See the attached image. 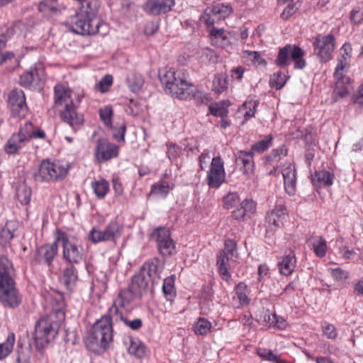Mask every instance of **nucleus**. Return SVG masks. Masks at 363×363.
Listing matches in <instances>:
<instances>
[{
	"label": "nucleus",
	"instance_id": "nucleus-12",
	"mask_svg": "<svg viewBox=\"0 0 363 363\" xmlns=\"http://www.w3.org/2000/svg\"><path fill=\"white\" fill-rule=\"evenodd\" d=\"M21 301V295L16 288L14 281L0 283V301L5 307L16 308Z\"/></svg>",
	"mask_w": 363,
	"mask_h": 363
},
{
	"label": "nucleus",
	"instance_id": "nucleus-14",
	"mask_svg": "<svg viewBox=\"0 0 363 363\" xmlns=\"http://www.w3.org/2000/svg\"><path fill=\"white\" fill-rule=\"evenodd\" d=\"M156 239L158 250L163 256H170L176 252L175 243L170 237L169 230L165 228H158L152 233Z\"/></svg>",
	"mask_w": 363,
	"mask_h": 363
},
{
	"label": "nucleus",
	"instance_id": "nucleus-53",
	"mask_svg": "<svg viewBox=\"0 0 363 363\" xmlns=\"http://www.w3.org/2000/svg\"><path fill=\"white\" fill-rule=\"evenodd\" d=\"M289 4L284 8L282 13H281V18L284 21L289 20L294 14H295L298 10L301 3L299 0L296 2H288Z\"/></svg>",
	"mask_w": 363,
	"mask_h": 363
},
{
	"label": "nucleus",
	"instance_id": "nucleus-46",
	"mask_svg": "<svg viewBox=\"0 0 363 363\" xmlns=\"http://www.w3.org/2000/svg\"><path fill=\"white\" fill-rule=\"evenodd\" d=\"M15 342V335L10 333L5 342L0 343V359L6 357L13 350Z\"/></svg>",
	"mask_w": 363,
	"mask_h": 363
},
{
	"label": "nucleus",
	"instance_id": "nucleus-38",
	"mask_svg": "<svg viewBox=\"0 0 363 363\" xmlns=\"http://www.w3.org/2000/svg\"><path fill=\"white\" fill-rule=\"evenodd\" d=\"M36 80L40 81L39 74L36 68H30L20 76L19 84L25 89H29Z\"/></svg>",
	"mask_w": 363,
	"mask_h": 363
},
{
	"label": "nucleus",
	"instance_id": "nucleus-52",
	"mask_svg": "<svg viewBox=\"0 0 363 363\" xmlns=\"http://www.w3.org/2000/svg\"><path fill=\"white\" fill-rule=\"evenodd\" d=\"M99 118L105 126H111L113 111L111 106H105L99 110Z\"/></svg>",
	"mask_w": 363,
	"mask_h": 363
},
{
	"label": "nucleus",
	"instance_id": "nucleus-31",
	"mask_svg": "<svg viewBox=\"0 0 363 363\" xmlns=\"http://www.w3.org/2000/svg\"><path fill=\"white\" fill-rule=\"evenodd\" d=\"M14 273V269L12 263L7 257L2 255L0 257V283L13 281L12 276Z\"/></svg>",
	"mask_w": 363,
	"mask_h": 363
},
{
	"label": "nucleus",
	"instance_id": "nucleus-45",
	"mask_svg": "<svg viewBox=\"0 0 363 363\" xmlns=\"http://www.w3.org/2000/svg\"><path fill=\"white\" fill-rule=\"evenodd\" d=\"M162 291L167 301H172L176 295L174 288V275H172L164 279Z\"/></svg>",
	"mask_w": 363,
	"mask_h": 363
},
{
	"label": "nucleus",
	"instance_id": "nucleus-9",
	"mask_svg": "<svg viewBox=\"0 0 363 363\" xmlns=\"http://www.w3.org/2000/svg\"><path fill=\"white\" fill-rule=\"evenodd\" d=\"M233 11L229 4L214 3L205 9L201 21L207 26H213L226 18Z\"/></svg>",
	"mask_w": 363,
	"mask_h": 363
},
{
	"label": "nucleus",
	"instance_id": "nucleus-5",
	"mask_svg": "<svg viewBox=\"0 0 363 363\" xmlns=\"http://www.w3.org/2000/svg\"><path fill=\"white\" fill-rule=\"evenodd\" d=\"M304 55L305 52L299 46L287 44L279 49L275 65L279 68H286L293 61L294 69H303L306 66Z\"/></svg>",
	"mask_w": 363,
	"mask_h": 363
},
{
	"label": "nucleus",
	"instance_id": "nucleus-30",
	"mask_svg": "<svg viewBox=\"0 0 363 363\" xmlns=\"http://www.w3.org/2000/svg\"><path fill=\"white\" fill-rule=\"evenodd\" d=\"M60 116L62 121L72 128L82 125L84 123L83 116L76 111V107L64 109L62 111Z\"/></svg>",
	"mask_w": 363,
	"mask_h": 363
},
{
	"label": "nucleus",
	"instance_id": "nucleus-36",
	"mask_svg": "<svg viewBox=\"0 0 363 363\" xmlns=\"http://www.w3.org/2000/svg\"><path fill=\"white\" fill-rule=\"evenodd\" d=\"M229 106L230 102L228 100L211 103L208 106L209 113L214 116L223 118L228 114V108Z\"/></svg>",
	"mask_w": 363,
	"mask_h": 363
},
{
	"label": "nucleus",
	"instance_id": "nucleus-19",
	"mask_svg": "<svg viewBox=\"0 0 363 363\" xmlns=\"http://www.w3.org/2000/svg\"><path fill=\"white\" fill-rule=\"evenodd\" d=\"M254 153L250 151H238L235 154V163L240 166V170L247 178H250L254 173Z\"/></svg>",
	"mask_w": 363,
	"mask_h": 363
},
{
	"label": "nucleus",
	"instance_id": "nucleus-22",
	"mask_svg": "<svg viewBox=\"0 0 363 363\" xmlns=\"http://www.w3.org/2000/svg\"><path fill=\"white\" fill-rule=\"evenodd\" d=\"M8 103L13 116L24 113L26 108L24 92H10Z\"/></svg>",
	"mask_w": 363,
	"mask_h": 363
},
{
	"label": "nucleus",
	"instance_id": "nucleus-18",
	"mask_svg": "<svg viewBox=\"0 0 363 363\" xmlns=\"http://www.w3.org/2000/svg\"><path fill=\"white\" fill-rule=\"evenodd\" d=\"M83 97L84 95L79 92H55V104L57 107L69 109L77 107Z\"/></svg>",
	"mask_w": 363,
	"mask_h": 363
},
{
	"label": "nucleus",
	"instance_id": "nucleus-20",
	"mask_svg": "<svg viewBox=\"0 0 363 363\" xmlns=\"http://www.w3.org/2000/svg\"><path fill=\"white\" fill-rule=\"evenodd\" d=\"M159 260L157 259H152L145 262L139 271V273L144 277H146L149 282L153 286L157 284L160 279L161 270L158 267Z\"/></svg>",
	"mask_w": 363,
	"mask_h": 363
},
{
	"label": "nucleus",
	"instance_id": "nucleus-34",
	"mask_svg": "<svg viewBox=\"0 0 363 363\" xmlns=\"http://www.w3.org/2000/svg\"><path fill=\"white\" fill-rule=\"evenodd\" d=\"M335 176L327 170L316 171L312 177L314 185L319 186H329L333 183Z\"/></svg>",
	"mask_w": 363,
	"mask_h": 363
},
{
	"label": "nucleus",
	"instance_id": "nucleus-8",
	"mask_svg": "<svg viewBox=\"0 0 363 363\" xmlns=\"http://www.w3.org/2000/svg\"><path fill=\"white\" fill-rule=\"evenodd\" d=\"M313 53L321 62L325 63L332 58L335 48V38L333 35H318L313 42Z\"/></svg>",
	"mask_w": 363,
	"mask_h": 363
},
{
	"label": "nucleus",
	"instance_id": "nucleus-16",
	"mask_svg": "<svg viewBox=\"0 0 363 363\" xmlns=\"http://www.w3.org/2000/svg\"><path fill=\"white\" fill-rule=\"evenodd\" d=\"M140 296H135L132 290L128 287L127 289L121 291L117 298L114 300L113 305L108 309L110 314L118 313L122 312H129L130 303L136 298H140Z\"/></svg>",
	"mask_w": 363,
	"mask_h": 363
},
{
	"label": "nucleus",
	"instance_id": "nucleus-13",
	"mask_svg": "<svg viewBox=\"0 0 363 363\" xmlns=\"http://www.w3.org/2000/svg\"><path fill=\"white\" fill-rule=\"evenodd\" d=\"M225 179L224 163L220 157H215L212 159L210 169L207 172V184L211 188L218 189L225 182Z\"/></svg>",
	"mask_w": 363,
	"mask_h": 363
},
{
	"label": "nucleus",
	"instance_id": "nucleus-11",
	"mask_svg": "<svg viewBox=\"0 0 363 363\" xmlns=\"http://www.w3.org/2000/svg\"><path fill=\"white\" fill-rule=\"evenodd\" d=\"M57 243L58 242H56L55 238L54 242L38 247L30 259V264L32 265L46 264L48 267H51L53 259L57 255Z\"/></svg>",
	"mask_w": 363,
	"mask_h": 363
},
{
	"label": "nucleus",
	"instance_id": "nucleus-61",
	"mask_svg": "<svg viewBox=\"0 0 363 363\" xmlns=\"http://www.w3.org/2000/svg\"><path fill=\"white\" fill-rule=\"evenodd\" d=\"M88 238L93 243L106 242L103 230L96 227L90 230Z\"/></svg>",
	"mask_w": 363,
	"mask_h": 363
},
{
	"label": "nucleus",
	"instance_id": "nucleus-49",
	"mask_svg": "<svg viewBox=\"0 0 363 363\" xmlns=\"http://www.w3.org/2000/svg\"><path fill=\"white\" fill-rule=\"evenodd\" d=\"M286 81V74L279 71L271 76L269 84L272 88L275 89L276 90H279L285 85Z\"/></svg>",
	"mask_w": 363,
	"mask_h": 363
},
{
	"label": "nucleus",
	"instance_id": "nucleus-37",
	"mask_svg": "<svg viewBox=\"0 0 363 363\" xmlns=\"http://www.w3.org/2000/svg\"><path fill=\"white\" fill-rule=\"evenodd\" d=\"M296 266V258L294 254L284 256L279 262V269L281 274L287 276L291 274Z\"/></svg>",
	"mask_w": 363,
	"mask_h": 363
},
{
	"label": "nucleus",
	"instance_id": "nucleus-64",
	"mask_svg": "<svg viewBox=\"0 0 363 363\" xmlns=\"http://www.w3.org/2000/svg\"><path fill=\"white\" fill-rule=\"evenodd\" d=\"M350 18L354 25L362 24L363 23V9L359 6L354 7L350 13Z\"/></svg>",
	"mask_w": 363,
	"mask_h": 363
},
{
	"label": "nucleus",
	"instance_id": "nucleus-44",
	"mask_svg": "<svg viewBox=\"0 0 363 363\" xmlns=\"http://www.w3.org/2000/svg\"><path fill=\"white\" fill-rule=\"evenodd\" d=\"M257 354L263 359L272 363H285L284 360L281 358V354L274 353L271 350L259 348L257 350Z\"/></svg>",
	"mask_w": 363,
	"mask_h": 363
},
{
	"label": "nucleus",
	"instance_id": "nucleus-17",
	"mask_svg": "<svg viewBox=\"0 0 363 363\" xmlns=\"http://www.w3.org/2000/svg\"><path fill=\"white\" fill-rule=\"evenodd\" d=\"M175 4V0H146L143 6L144 11L153 16L169 12Z\"/></svg>",
	"mask_w": 363,
	"mask_h": 363
},
{
	"label": "nucleus",
	"instance_id": "nucleus-26",
	"mask_svg": "<svg viewBox=\"0 0 363 363\" xmlns=\"http://www.w3.org/2000/svg\"><path fill=\"white\" fill-rule=\"evenodd\" d=\"M149 280H147V277L138 272L132 278L129 288L135 296L142 297L147 293L149 288Z\"/></svg>",
	"mask_w": 363,
	"mask_h": 363
},
{
	"label": "nucleus",
	"instance_id": "nucleus-47",
	"mask_svg": "<svg viewBox=\"0 0 363 363\" xmlns=\"http://www.w3.org/2000/svg\"><path fill=\"white\" fill-rule=\"evenodd\" d=\"M144 82V78L140 74L133 73L127 77L128 86L130 91H140Z\"/></svg>",
	"mask_w": 363,
	"mask_h": 363
},
{
	"label": "nucleus",
	"instance_id": "nucleus-54",
	"mask_svg": "<svg viewBox=\"0 0 363 363\" xmlns=\"http://www.w3.org/2000/svg\"><path fill=\"white\" fill-rule=\"evenodd\" d=\"M240 200L238 193L230 191L223 197V206L225 209L232 208L240 202Z\"/></svg>",
	"mask_w": 363,
	"mask_h": 363
},
{
	"label": "nucleus",
	"instance_id": "nucleus-41",
	"mask_svg": "<svg viewBox=\"0 0 363 363\" xmlns=\"http://www.w3.org/2000/svg\"><path fill=\"white\" fill-rule=\"evenodd\" d=\"M91 188L96 196L98 199H102L109 191V184L106 179H101L93 182L91 183Z\"/></svg>",
	"mask_w": 363,
	"mask_h": 363
},
{
	"label": "nucleus",
	"instance_id": "nucleus-25",
	"mask_svg": "<svg viewBox=\"0 0 363 363\" xmlns=\"http://www.w3.org/2000/svg\"><path fill=\"white\" fill-rule=\"evenodd\" d=\"M63 9L57 0H42L38 6V11L46 18L59 16Z\"/></svg>",
	"mask_w": 363,
	"mask_h": 363
},
{
	"label": "nucleus",
	"instance_id": "nucleus-3",
	"mask_svg": "<svg viewBox=\"0 0 363 363\" xmlns=\"http://www.w3.org/2000/svg\"><path fill=\"white\" fill-rule=\"evenodd\" d=\"M76 12L66 23L71 32L81 35H94L100 33V28L106 27L105 23L100 19H93L85 14Z\"/></svg>",
	"mask_w": 363,
	"mask_h": 363
},
{
	"label": "nucleus",
	"instance_id": "nucleus-33",
	"mask_svg": "<svg viewBox=\"0 0 363 363\" xmlns=\"http://www.w3.org/2000/svg\"><path fill=\"white\" fill-rule=\"evenodd\" d=\"M232 259L233 257L230 256L221 252L218 256L217 266L218 272L221 278L226 281H229L231 279V275L229 272V261Z\"/></svg>",
	"mask_w": 363,
	"mask_h": 363
},
{
	"label": "nucleus",
	"instance_id": "nucleus-6",
	"mask_svg": "<svg viewBox=\"0 0 363 363\" xmlns=\"http://www.w3.org/2000/svg\"><path fill=\"white\" fill-rule=\"evenodd\" d=\"M67 174V164L60 161L43 160L34 177L36 181L52 182L63 179Z\"/></svg>",
	"mask_w": 363,
	"mask_h": 363
},
{
	"label": "nucleus",
	"instance_id": "nucleus-58",
	"mask_svg": "<svg viewBox=\"0 0 363 363\" xmlns=\"http://www.w3.org/2000/svg\"><path fill=\"white\" fill-rule=\"evenodd\" d=\"M243 53L246 57H249L253 65L265 66L267 65L266 60L260 56L257 51L243 50Z\"/></svg>",
	"mask_w": 363,
	"mask_h": 363
},
{
	"label": "nucleus",
	"instance_id": "nucleus-24",
	"mask_svg": "<svg viewBox=\"0 0 363 363\" xmlns=\"http://www.w3.org/2000/svg\"><path fill=\"white\" fill-rule=\"evenodd\" d=\"M352 45L348 42L344 43L340 48L337 59V62L335 69L337 74H339L340 71L348 69L352 59Z\"/></svg>",
	"mask_w": 363,
	"mask_h": 363
},
{
	"label": "nucleus",
	"instance_id": "nucleus-56",
	"mask_svg": "<svg viewBox=\"0 0 363 363\" xmlns=\"http://www.w3.org/2000/svg\"><path fill=\"white\" fill-rule=\"evenodd\" d=\"M313 249L318 257H324L327 251L326 241L322 238H318L313 242Z\"/></svg>",
	"mask_w": 363,
	"mask_h": 363
},
{
	"label": "nucleus",
	"instance_id": "nucleus-60",
	"mask_svg": "<svg viewBox=\"0 0 363 363\" xmlns=\"http://www.w3.org/2000/svg\"><path fill=\"white\" fill-rule=\"evenodd\" d=\"M257 104L255 101H245L242 108L241 111H244L246 110L244 113V117L245 121L249 120L255 115V108L257 106Z\"/></svg>",
	"mask_w": 363,
	"mask_h": 363
},
{
	"label": "nucleus",
	"instance_id": "nucleus-15",
	"mask_svg": "<svg viewBox=\"0 0 363 363\" xmlns=\"http://www.w3.org/2000/svg\"><path fill=\"white\" fill-rule=\"evenodd\" d=\"M286 216V210L284 206L277 205L271 211L268 212L265 218L264 226L266 232L273 234L282 224Z\"/></svg>",
	"mask_w": 363,
	"mask_h": 363
},
{
	"label": "nucleus",
	"instance_id": "nucleus-63",
	"mask_svg": "<svg viewBox=\"0 0 363 363\" xmlns=\"http://www.w3.org/2000/svg\"><path fill=\"white\" fill-rule=\"evenodd\" d=\"M322 330L325 336L329 339H335L337 336V331L335 325L327 322L322 324Z\"/></svg>",
	"mask_w": 363,
	"mask_h": 363
},
{
	"label": "nucleus",
	"instance_id": "nucleus-43",
	"mask_svg": "<svg viewBox=\"0 0 363 363\" xmlns=\"http://www.w3.org/2000/svg\"><path fill=\"white\" fill-rule=\"evenodd\" d=\"M235 291L240 305L247 306L250 302V299L248 297L250 290L247 286L243 282H240L236 285Z\"/></svg>",
	"mask_w": 363,
	"mask_h": 363
},
{
	"label": "nucleus",
	"instance_id": "nucleus-2",
	"mask_svg": "<svg viewBox=\"0 0 363 363\" xmlns=\"http://www.w3.org/2000/svg\"><path fill=\"white\" fill-rule=\"evenodd\" d=\"M112 321L113 316L109 313L98 320L92 326L87 340L92 345L106 349L113 340Z\"/></svg>",
	"mask_w": 363,
	"mask_h": 363
},
{
	"label": "nucleus",
	"instance_id": "nucleus-21",
	"mask_svg": "<svg viewBox=\"0 0 363 363\" xmlns=\"http://www.w3.org/2000/svg\"><path fill=\"white\" fill-rule=\"evenodd\" d=\"M281 174L286 191L289 195H294L296 186L295 165L291 162H286L281 169Z\"/></svg>",
	"mask_w": 363,
	"mask_h": 363
},
{
	"label": "nucleus",
	"instance_id": "nucleus-35",
	"mask_svg": "<svg viewBox=\"0 0 363 363\" xmlns=\"http://www.w3.org/2000/svg\"><path fill=\"white\" fill-rule=\"evenodd\" d=\"M347 70L340 71L339 74L336 73L335 69L333 76L336 80L335 89L336 91H350L352 89V82L351 79L346 76Z\"/></svg>",
	"mask_w": 363,
	"mask_h": 363
},
{
	"label": "nucleus",
	"instance_id": "nucleus-4",
	"mask_svg": "<svg viewBox=\"0 0 363 363\" xmlns=\"http://www.w3.org/2000/svg\"><path fill=\"white\" fill-rule=\"evenodd\" d=\"M160 82L165 91H186L189 89H196V86L190 79L188 72L184 69L167 71L160 77Z\"/></svg>",
	"mask_w": 363,
	"mask_h": 363
},
{
	"label": "nucleus",
	"instance_id": "nucleus-59",
	"mask_svg": "<svg viewBox=\"0 0 363 363\" xmlns=\"http://www.w3.org/2000/svg\"><path fill=\"white\" fill-rule=\"evenodd\" d=\"M33 130L34 125L33 123L30 121H27L23 125L20 127L17 133L22 136L23 138L26 139L28 141H30V139H32Z\"/></svg>",
	"mask_w": 363,
	"mask_h": 363
},
{
	"label": "nucleus",
	"instance_id": "nucleus-32",
	"mask_svg": "<svg viewBox=\"0 0 363 363\" xmlns=\"http://www.w3.org/2000/svg\"><path fill=\"white\" fill-rule=\"evenodd\" d=\"M100 4L99 0H86L82 3L77 12L83 14L93 19H99L97 17Z\"/></svg>",
	"mask_w": 363,
	"mask_h": 363
},
{
	"label": "nucleus",
	"instance_id": "nucleus-55",
	"mask_svg": "<svg viewBox=\"0 0 363 363\" xmlns=\"http://www.w3.org/2000/svg\"><path fill=\"white\" fill-rule=\"evenodd\" d=\"M169 185L167 182H160L153 184L151 187V194L165 197L169 194Z\"/></svg>",
	"mask_w": 363,
	"mask_h": 363
},
{
	"label": "nucleus",
	"instance_id": "nucleus-40",
	"mask_svg": "<svg viewBox=\"0 0 363 363\" xmlns=\"http://www.w3.org/2000/svg\"><path fill=\"white\" fill-rule=\"evenodd\" d=\"M128 312H122L118 313H114L111 314L113 316V320L116 322L118 321H122L124 323V324L127 326H128L130 328H131L133 330H138L141 328L143 323L142 320L140 318H135L132 320H128V318L126 317V313Z\"/></svg>",
	"mask_w": 363,
	"mask_h": 363
},
{
	"label": "nucleus",
	"instance_id": "nucleus-29",
	"mask_svg": "<svg viewBox=\"0 0 363 363\" xmlns=\"http://www.w3.org/2000/svg\"><path fill=\"white\" fill-rule=\"evenodd\" d=\"M28 142L29 141L18 133H13L4 147L5 151L10 155L16 154L21 149L25 147Z\"/></svg>",
	"mask_w": 363,
	"mask_h": 363
},
{
	"label": "nucleus",
	"instance_id": "nucleus-27",
	"mask_svg": "<svg viewBox=\"0 0 363 363\" xmlns=\"http://www.w3.org/2000/svg\"><path fill=\"white\" fill-rule=\"evenodd\" d=\"M78 280V274L76 268L72 264L65 267L60 277V282L67 289H72Z\"/></svg>",
	"mask_w": 363,
	"mask_h": 363
},
{
	"label": "nucleus",
	"instance_id": "nucleus-50",
	"mask_svg": "<svg viewBox=\"0 0 363 363\" xmlns=\"http://www.w3.org/2000/svg\"><path fill=\"white\" fill-rule=\"evenodd\" d=\"M272 135H268L263 140H261L252 145L250 151L253 153L255 152L259 153L263 152L266 151L270 146H272Z\"/></svg>",
	"mask_w": 363,
	"mask_h": 363
},
{
	"label": "nucleus",
	"instance_id": "nucleus-51",
	"mask_svg": "<svg viewBox=\"0 0 363 363\" xmlns=\"http://www.w3.org/2000/svg\"><path fill=\"white\" fill-rule=\"evenodd\" d=\"M112 131L113 138L119 143L125 141V134L126 131V125L125 123H117L115 125L111 124L108 126Z\"/></svg>",
	"mask_w": 363,
	"mask_h": 363
},
{
	"label": "nucleus",
	"instance_id": "nucleus-7",
	"mask_svg": "<svg viewBox=\"0 0 363 363\" xmlns=\"http://www.w3.org/2000/svg\"><path fill=\"white\" fill-rule=\"evenodd\" d=\"M56 242L62 247V257L69 264H79L83 259L82 247L71 240L67 234L60 230L55 231Z\"/></svg>",
	"mask_w": 363,
	"mask_h": 363
},
{
	"label": "nucleus",
	"instance_id": "nucleus-28",
	"mask_svg": "<svg viewBox=\"0 0 363 363\" xmlns=\"http://www.w3.org/2000/svg\"><path fill=\"white\" fill-rule=\"evenodd\" d=\"M123 230V225L116 220L110 221L106 227L103 230L106 242L109 241L114 243H116L120 238Z\"/></svg>",
	"mask_w": 363,
	"mask_h": 363
},
{
	"label": "nucleus",
	"instance_id": "nucleus-23",
	"mask_svg": "<svg viewBox=\"0 0 363 363\" xmlns=\"http://www.w3.org/2000/svg\"><path fill=\"white\" fill-rule=\"evenodd\" d=\"M209 37L211 44L220 48H227L230 45L229 33L224 28H217L210 26Z\"/></svg>",
	"mask_w": 363,
	"mask_h": 363
},
{
	"label": "nucleus",
	"instance_id": "nucleus-57",
	"mask_svg": "<svg viewBox=\"0 0 363 363\" xmlns=\"http://www.w3.org/2000/svg\"><path fill=\"white\" fill-rule=\"evenodd\" d=\"M286 148L284 146H281L272 150V152L267 157V161L269 163L278 162L280 160L286 156Z\"/></svg>",
	"mask_w": 363,
	"mask_h": 363
},
{
	"label": "nucleus",
	"instance_id": "nucleus-42",
	"mask_svg": "<svg viewBox=\"0 0 363 363\" xmlns=\"http://www.w3.org/2000/svg\"><path fill=\"white\" fill-rule=\"evenodd\" d=\"M31 189L25 183L20 184L16 188V197L23 205H28L30 201Z\"/></svg>",
	"mask_w": 363,
	"mask_h": 363
},
{
	"label": "nucleus",
	"instance_id": "nucleus-1",
	"mask_svg": "<svg viewBox=\"0 0 363 363\" xmlns=\"http://www.w3.org/2000/svg\"><path fill=\"white\" fill-rule=\"evenodd\" d=\"M64 316V313L58 311L38 320L34 333V339L38 347H43L54 340L58 334Z\"/></svg>",
	"mask_w": 363,
	"mask_h": 363
},
{
	"label": "nucleus",
	"instance_id": "nucleus-48",
	"mask_svg": "<svg viewBox=\"0 0 363 363\" xmlns=\"http://www.w3.org/2000/svg\"><path fill=\"white\" fill-rule=\"evenodd\" d=\"M211 328V323L204 318H200L194 325V331L196 335H206Z\"/></svg>",
	"mask_w": 363,
	"mask_h": 363
},
{
	"label": "nucleus",
	"instance_id": "nucleus-10",
	"mask_svg": "<svg viewBox=\"0 0 363 363\" xmlns=\"http://www.w3.org/2000/svg\"><path fill=\"white\" fill-rule=\"evenodd\" d=\"M119 147L111 143L105 138H99L96 141L94 149V160L98 163L106 162L108 160L118 157Z\"/></svg>",
	"mask_w": 363,
	"mask_h": 363
},
{
	"label": "nucleus",
	"instance_id": "nucleus-62",
	"mask_svg": "<svg viewBox=\"0 0 363 363\" xmlns=\"http://www.w3.org/2000/svg\"><path fill=\"white\" fill-rule=\"evenodd\" d=\"M231 257H236L237 256V245L236 242L232 239H228L224 244V249L220 252Z\"/></svg>",
	"mask_w": 363,
	"mask_h": 363
},
{
	"label": "nucleus",
	"instance_id": "nucleus-39",
	"mask_svg": "<svg viewBox=\"0 0 363 363\" xmlns=\"http://www.w3.org/2000/svg\"><path fill=\"white\" fill-rule=\"evenodd\" d=\"M128 352L130 354L138 358H142L145 356V347L138 339L130 337L128 340Z\"/></svg>",
	"mask_w": 363,
	"mask_h": 363
}]
</instances>
